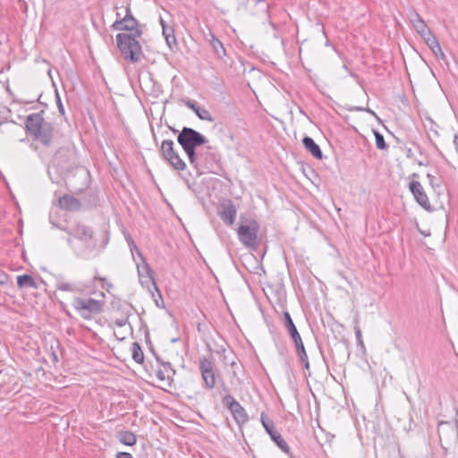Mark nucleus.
Here are the masks:
<instances>
[{"label": "nucleus", "mask_w": 458, "mask_h": 458, "mask_svg": "<svg viewBox=\"0 0 458 458\" xmlns=\"http://www.w3.org/2000/svg\"><path fill=\"white\" fill-rule=\"evenodd\" d=\"M364 112H367L368 114H371V115H373V116H374V117H376L377 120H379V118H378L377 114L373 110H371L370 108H369V107L364 108Z\"/></svg>", "instance_id": "nucleus-42"}, {"label": "nucleus", "mask_w": 458, "mask_h": 458, "mask_svg": "<svg viewBox=\"0 0 458 458\" xmlns=\"http://www.w3.org/2000/svg\"><path fill=\"white\" fill-rule=\"evenodd\" d=\"M199 370L204 382V386L208 389L214 388L216 385V377L214 372L213 362L206 358L199 359Z\"/></svg>", "instance_id": "nucleus-12"}, {"label": "nucleus", "mask_w": 458, "mask_h": 458, "mask_svg": "<svg viewBox=\"0 0 458 458\" xmlns=\"http://www.w3.org/2000/svg\"><path fill=\"white\" fill-rule=\"evenodd\" d=\"M157 360L163 366V369L157 371V377L161 382H166L168 386H172L173 377L175 375V370L172 368L170 362H164L158 356H156Z\"/></svg>", "instance_id": "nucleus-16"}, {"label": "nucleus", "mask_w": 458, "mask_h": 458, "mask_svg": "<svg viewBox=\"0 0 458 458\" xmlns=\"http://www.w3.org/2000/svg\"><path fill=\"white\" fill-rule=\"evenodd\" d=\"M374 136L376 140V146L378 149H386L388 148L387 144L385 141L384 136L378 131L374 130Z\"/></svg>", "instance_id": "nucleus-31"}, {"label": "nucleus", "mask_w": 458, "mask_h": 458, "mask_svg": "<svg viewBox=\"0 0 458 458\" xmlns=\"http://www.w3.org/2000/svg\"><path fill=\"white\" fill-rule=\"evenodd\" d=\"M8 279L9 276L4 271H0V284L4 285L5 284H7Z\"/></svg>", "instance_id": "nucleus-37"}, {"label": "nucleus", "mask_w": 458, "mask_h": 458, "mask_svg": "<svg viewBox=\"0 0 458 458\" xmlns=\"http://www.w3.org/2000/svg\"><path fill=\"white\" fill-rule=\"evenodd\" d=\"M187 106L190 107L191 110L194 111L196 115L200 119L204 121L213 122L214 118L210 114V113L204 107H201L198 106L195 102H187Z\"/></svg>", "instance_id": "nucleus-20"}, {"label": "nucleus", "mask_w": 458, "mask_h": 458, "mask_svg": "<svg viewBox=\"0 0 458 458\" xmlns=\"http://www.w3.org/2000/svg\"><path fill=\"white\" fill-rule=\"evenodd\" d=\"M420 36L423 38L426 44H428V42H430V40H433L437 38L429 28Z\"/></svg>", "instance_id": "nucleus-34"}, {"label": "nucleus", "mask_w": 458, "mask_h": 458, "mask_svg": "<svg viewBox=\"0 0 458 458\" xmlns=\"http://www.w3.org/2000/svg\"><path fill=\"white\" fill-rule=\"evenodd\" d=\"M0 176L1 178H3L4 181L5 180V177H4L3 174H0Z\"/></svg>", "instance_id": "nucleus-52"}, {"label": "nucleus", "mask_w": 458, "mask_h": 458, "mask_svg": "<svg viewBox=\"0 0 458 458\" xmlns=\"http://www.w3.org/2000/svg\"><path fill=\"white\" fill-rule=\"evenodd\" d=\"M302 144L304 148L317 159H321L323 157L320 147L315 142V140L309 136H305L302 139Z\"/></svg>", "instance_id": "nucleus-18"}, {"label": "nucleus", "mask_w": 458, "mask_h": 458, "mask_svg": "<svg viewBox=\"0 0 458 458\" xmlns=\"http://www.w3.org/2000/svg\"><path fill=\"white\" fill-rule=\"evenodd\" d=\"M161 151L165 159L176 170H183L186 166L179 155L174 150V142L171 140H163L161 144Z\"/></svg>", "instance_id": "nucleus-11"}, {"label": "nucleus", "mask_w": 458, "mask_h": 458, "mask_svg": "<svg viewBox=\"0 0 458 458\" xmlns=\"http://www.w3.org/2000/svg\"><path fill=\"white\" fill-rule=\"evenodd\" d=\"M454 145L455 150L458 154V135L457 134H455L454 136Z\"/></svg>", "instance_id": "nucleus-43"}, {"label": "nucleus", "mask_w": 458, "mask_h": 458, "mask_svg": "<svg viewBox=\"0 0 458 458\" xmlns=\"http://www.w3.org/2000/svg\"><path fill=\"white\" fill-rule=\"evenodd\" d=\"M72 307L85 319H90L93 314H98L102 310V302L92 298H75Z\"/></svg>", "instance_id": "nucleus-6"}, {"label": "nucleus", "mask_w": 458, "mask_h": 458, "mask_svg": "<svg viewBox=\"0 0 458 458\" xmlns=\"http://www.w3.org/2000/svg\"><path fill=\"white\" fill-rule=\"evenodd\" d=\"M163 35L170 47L173 45H176V38L174 36V30L173 27L168 26L167 24H163Z\"/></svg>", "instance_id": "nucleus-26"}, {"label": "nucleus", "mask_w": 458, "mask_h": 458, "mask_svg": "<svg viewBox=\"0 0 458 458\" xmlns=\"http://www.w3.org/2000/svg\"><path fill=\"white\" fill-rule=\"evenodd\" d=\"M176 341H177V339H176V338H174V339L172 340V342H173V343H174V342H176Z\"/></svg>", "instance_id": "nucleus-56"}, {"label": "nucleus", "mask_w": 458, "mask_h": 458, "mask_svg": "<svg viewBox=\"0 0 458 458\" xmlns=\"http://www.w3.org/2000/svg\"><path fill=\"white\" fill-rule=\"evenodd\" d=\"M66 232L84 244L83 249L77 252L78 256L86 258L96 249L97 242L94 240V232L91 227L82 223H77Z\"/></svg>", "instance_id": "nucleus-4"}, {"label": "nucleus", "mask_w": 458, "mask_h": 458, "mask_svg": "<svg viewBox=\"0 0 458 458\" xmlns=\"http://www.w3.org/2000/svg\"><path fill=\"white\" fill-rule=\"evenodd\" d=\"M112 28L115 30H129V35L141 36L142 31L139 29V22L136 19H121L116 20Z\"/></svg>", "instance_id": "nucleus-14"}, {"label": "nucleus", "mask_w": 458, "mask_h": 458, "mask_svg": "<svg viewBox=\"0 0 458 458\" xmlns=\"http://www.w3.org/2000/svg\"><path fill=\"white\" fill-rule=\"evenodd\" d=\"M127 323H128V318H117L114 321L115 326L120 327L125 326Z\"/></svg>", "instance_id": "nucleus-38"}, {"label": "nucleus", "mask_w": 458, "mask_h": 458, "mask_svg": "<svg viewBox=\"0 0 458 458\" xmlns=\"http://www.w3.org/2000/svg\"><path fill=\"white\" fill-rule=\"evenodd\" d=\"M132 359L139 364L143 363L144 354L139 343L134 342L131 347Z\"/></svg>", "instance_id": "nucleus-28"}, {"label": "nucleus", "mask_w": 458, "mask_h": 458, "mask_svg": "<svg viewBox=\"0 0 458 458\" xmlns=\"http://www.w3.org/2000/svg\"><path fill=\"white\" fill-rule=\"evenodd\" d=\"M42 113L29 114L25 121V128L27 133L34 140H39L45 146H49L54 137V126L44 120Z\"/></svg>", "instance_id": "nucleus-2"}, {"label": "nucleus", "mask_w": 458, "mask_h": 458, "mask_svg": "<svg viewBox=\"0 0 458 458\" xmlns=\"http://www.w3.org/2000/svg\"><path fill=\"white\" fill-rule=\"evenodd\" d=\"M411 22L419 35H421L426 30L428 29V26L417 13H415L411 18Z\"/></svg>", "instance_id": "nucleus-25"}, {"label": "nucleus", "mask_w": 458, "mask_h": 458, "mask_svg": "<svg viewBox=\"0 0 458 458\" xmlns=\"http://www.w3.org/2000/svg\"><path fill=\"white\" fill-rule=\"evenodd\" d=\"M210 45L212 46L214 51L219 57L225 55V50L224 48L223 44L214 35H211Z\"/></svg>", "instance_id": "nucleus-29"}, {"label": "nucleus", "mask_w": 458, "mask_h": 458, "mask_svg": "<svg viewBox=\"0 0 458 458\" xmlns=\"http://www.w3.org/2000/svg\"><path fill=\"white\" fill-rule=\"evenodd\" d=\"M139 37L128 33H118L115 37L117 47L122 56L131 64L140 61L143 55L141 46L137 40Z\"/></svg>", "instance_id": "nucleus-3"}, {"label": "nucleus", "mask_w": 458, "mask_h": 458, "mask_svg": "<svg viewBox=\"0 0 458 458\" xmlns=\"http://www.w3.org/2000/svg\"><path fill=\"white\" fill-rule=\"evenodd\" d=\"M0 176L1 178H3L4 181L5 180V177H4L3 174H0Z\"/></svg>", "instance_id": "nucleus-53"}, {"label": "nucleus", "mask_w": 458, "mask_h": 458, "mask_svg": "<svg viewBox=\"0 0 458 458\" xmlns=\"http://www.w3.org/2000/svg\"><path fill=\"white\" fill-rule=\"evenodd\" d=\"M222 403L231 411L234 420L238 425L244 424L248 421L249 417L244 408L231 394L223 397Z\"/></svg>", "instance_id": "nucleus-10"}, {"label": "nucleus", "mask_w": 458, "mask_h": 458, "mask_svg": "<svg viewBox=\"0 0 458 458\" xmlns=\"http://www.w3.org/2000/svg\"><path fill=\"white\" fill-rule=\"evenodd\" d=\"M259 231V225L257 221L250 219L246 222H242L241 217V223L237 229V235L239 241L247 248L255 250L259 246L258 233Z\"/></svg>", "instance_id": "nucleus-5"}, {"label": "nucleus", "mask_w": 458, "mask_h": 458, "mask_svg": "<svg viewBox=\"0 0 458 458\" xmlns=\"http://www.w3.org/2000/svg\"><path fill=\"white\" fill-rule=\"evenodd\" d=\"M410 190L413 194L416 201L426 210H430V203L427 194L425 193L421 184L417 181L410 182Z\"/></svg>", "instance_id": "nucleus-15"}, {"label": "nucleus", "mask_w": 458, "mask_h": 458, "mask_svg": "<svg viewBox=\"0 0 458 458\" xmlns=\"http://www.w3.org/2000/svg\"><path fill=\"white\" fill-rule=\"evenodd\" d=\"M116 437L122 444L129 446L134 445L137 441L135 434L129 430L118 431Z\"/></svg>", "instance_id": "nucleus-21"}, {"label": "nucleus", "mask_w": 458, "mask_h": 458, "mask_svg": "<svg viewBox=\"0 0 458 458\" xmlns=\"http://www.w3.org/2000/svg\"><path fill=\"white\" fill-rule=\"evenodd\" d=\"M427 121L430 124L429 131L434 132L435 135H438V132H437V123L430 117H427Z\"/></svg>", "instance_id": "nucleus-35"}, {"label": "nucleus", "mask_w": 458, "mask_h": 458, "mask_svg": "<svg viewBox=\"0 0 458 458\" xmlns=\"http://www.w3.org/2000/svg\"><path fill=\"white\" fill-rule=\"evenodd\" d=\"M160 24H161L162 27H163V24H166L162 18H160Z\"/></svg>", "instance_id": "nucleus-48"}, {"label": "nucleus", "mask_w": 458, "mask_h": 458, "mask_svg": "<svg viewBox=\"0 0 458 458\" xmlns=\"http://www.w3.org/2000/svg\"><path fill=\"white\" fill-rule=\"evenodd\" d=\"M301 176L303 179L309 180V181H310L311 183H314L313 180L311 178H310L306 173L301 174Z\"/></svg>", "instance_id": "nucleus-44"}, {"label": "nucleus", "mask_w": 458, "mask_h": 458, "mask_svg": "<svg viewBox=\"0 0 458 458\" xmlns=\"http://www.w3.org/2000/svg\"><path fill=\"white\" fill-rule=\"evenodd\" d=\"M428 175V178L429 180V182L430 184L435 187V186H439V183L437 181V178L435 175H433L432 174H427Z\"/></svg>", "instance_id": "nucleus-39"}, {"label": "nucleus", "mask_w": 458, "mask_h": 458, "mask_svg": "<svg viewBox=\"0 0 458 458\" xmlns=\"http://www.w3.org/2000/svg\"><path fill=\"white\" fill-rule=\"evenodd\" d=\"M125 15H124V19H135L133 16H132V13L131 12V9L130 7H127L126 10H125Z\"/></svg>", "instance_id": "nucleus-41"}, {"label": "nucleus", "mask_w": 458, "mask_h": 458, "mask_svg": "<svg viewBox=\"0 0 458 458\" xmlns=\"http://www.w3.org/2000/svg\"><path fill=\"white\" fill-rule=\"evenodd\" d=\"M116 338L119 339V340H123L124 339V336H122V337H119L117 335H115Z\"/></svg>", "instance_id": "nucleus-51"}, {"label": "nucleus", "mask_w": 458, "mask_h": 458, "mask_svg": "<svg viewBox=\"0 0 458 458\" xmlns=\"http://www.w3.org/2000/svg\"><path fill=\"white\" fill-rule=\"evenodd\" d=\"M284 327L287 329L290 336L292 337L293 341H299V339H301L292 318L288 311L284 312Z\"/></svg>", "instance_id": "nucleus-19"}, {"label": "nucleus", "mask_w": 458, "mask_h": 458, "mask_svg": "<svg viewBox=\"0 0 458 458\" xmlns=\"http://www.w3.org/2000/svg\"><path fill=\"white\" fill-rule=\"evenodd\" d=\"M293 343L295 344L296 352H297V354H298V356L300 358V360L303 363L304 368L306 369H310V362H309V359H308V355H307L305 347H304L303 343H302V339H299L298 342L294 341Z\"/></svg>", "instance_id": "nucleus-23"}, {"label": "nucleus", "mask_w": 458, "mask_h": 458, "mask_svg": "<svg viewBox=\"0 0 458 458\" xmlns=\"http://www.w3.org/2000/svg\"><path fill=\"white\" fill-rule=\"evenodd\" d=\"M142 265H137L138 267V275L140 284L147 288L149 292L152 293V288L157 293L158 297L161 298V293L156 284V282L153 277V271L146 262L145 259L142 258Z\"/></svg>", "instance_id": "nucleus-9"}, {"label": "nucleus", "mask_w": 458, "mask_h": 458, "mask_svg": "<svg viewBox=\"0 0 458 458\" xmlns=\"http://www.w3.org/2000/svg\"><path fill=\"white\" fill-rule=\"evenodd\" d=\"M67 243L71 246V247H73V240L72 238H67Z\"/></svg>", "instance_id": "nucleus-46"}, {"label": "nucleus", "mask_w": 458, "mask_h": 458, "mask_svg": "<svg viewBox=\"0 0 458 458\" xmlns=\"http://www.w3.org/2000/svg\"><path fill=\"white\" fill-rule=\"evenodd\" d=\"M261 423L265 428L266 431L269 434L271 439L276 444V445L285 454H290V447L283 438L281 434L275 429V425L272 420H270L267 415L264 412L261 413L260 416Z\"/></svg>", "instance_id": "nucleus-8"}, {"label": "nucleus", "mask_w": 458, "mask_h": 458, "mask_svg": "<svg viewBox=\"0 0 458 458\" xmlns=\"http://www.w3.org/2000/svg\"><path fill=\"white\" fill-rule=\"evenodd\" d=\"M125 239H126V242L130 247V250L131 251V253L133 254L134 251L139 255V257L140 259L144 258L140 252V250H139V248L137 247V245L135 244L133 239L131 238V236L130 234H127L125 235Z\"/></svg>", "instance_id": "nucleus-32"}, {"label": "nucleus", "mask_w": 458, "mask_h": 458, "mask_svg": "<svg viewBox=\"0 0 458 458\" xmlns=\"http://www.w3.org/2000/svg\"><path fill=\"white\" fill-rule=\"evenodd\" d=\"M56 289L64 292H72V293H77L80 292V288L72 283H67L64 281H60L56 284Z\"/></svg>", "instance_id": "nucleus-30"}, {"label": "nucleus", "mask_w": 458, "mask_h": 458, "mask_svg": "<svg viewBox=\"0 0 458 458\" xmlns=\"http://www.w3.org/2000/svg\"><path fill=\"white\" fill-rule=\"evenodd\" d=\"M236 214V208L231 199H224L221 201L218 215L226 225H232L234 223Z\"/></svg>", "instance_id": "nucleus-13"}, {"label": "nucleus", "mask_w": 458, "mask_h": 458, "mask_svg": "<svg viewBox=\"0 0 458 458\" xmlns=\"http://www.w3.org/2000/svg\"><path fill=\"white\" fill-rule=\"evenodd\" d=\"M183 180H184V181H185V182L187 183L188 188H189V189H191V188H192V186L190 184V182H189V179H188V178H184V177H183Z\"/></svg>", "instance_id": "nucleus-47"}, {"label": "nucleus", "mask_w": 458, "mask_h": 458, "mask_svg": "<svg viewBox=\"0 0 458 458\" xmlns=\"http://www.w3.org/2000/svg\"><path fill=\"white\" fill-rule=\"evenodd\" d=\"M92 205H93V206H96V197H95V196L93 197Z\"/></svg>", "instance_id": "nucleus-50"}, {"label": "nucleus", "mask_w": 458, "mask_h": 458, "mask_svg": "<svg viewBox=\"0 0 458 458\" xmlns=\"http://www.w3.org/2000/svg\"><path fill=\"white\" fill-rule=\"evenodd\" d=\"M95 279L104 280L103 278H101V277H98V276H95Z\"/></svg>", "instance_id": "nucleus-55"}, {"label": "nucleus", "mask_w": 458, "mask_h": 458, "mask_svg": "<svg viewBox=\"0 0 458 458\" xmlns=\"http://www.w3.org/2000/svg\"><path fill=\"white\" fill-rule=\"evenodd\" d=\"M427 46L430 48V50L433 52L435 56L438 59H445V55L443 52L438 39L436 38L433 40H430V42H428Z\"/></svg>", "instance_id": "nucleus-27"}, {"label": "nucleus", "mask_w": 458, "mask_h": 458, "mask_svg": "<svg viewBox=\"0 0 458 458\" xmlns=\"http://www.w3.org/2000/svg\"><path fill=\"white\" fill-rule=\"evenodd\" d=\"M115 458H133V456L127 452H118Z\"/></svg>", "instance_id": "nucleus-40"}, {"label": "nucleus", "mask_w": 458, "mask_h": 458, "mask_svg": "<svg viewBox=\"0 0 458 458\" xmlns=\"http://www.w3.org/2000/svg\"><path fill=\"white\" fill-rule=\"evenodd\" d=\"M0 176L1 178H3L4 181L5 180V177H4L3 174H0Z\"/></svg>", "instance_id": "nucleus-54"}, {"label": "nucleus", "mask_w": 458, "mask_h": 458, "mask_svg": "<svg viewBox=\"0 0 458 458\" xmlns=\"http://www.w3.org/2000/svg\"><path fill=\"white\" fill-rule=\"evenodd\" d=\"M354 331H355V337H356L358 344L363 347L364 344H363V340H362L361 330L359 327L358 318L355 319Z\"/></svg>", "instance_id": "nucleus-33"}, {"label": "nucleus", "mask_w": 458, "mask_h": 458, "mask_svg": "<svg viewBox=\"0 0 458 458\" xmlns=\"http://www.w3.org/2000/svg\"><path fill=\"white\" fill-rule=\"evenodd\" d=\"M145 336H146V338H148V330L146 331ZM147 341L150 343V341L148 339H147Z\"/></svg>", "instance_id": "nucleus-49"}, {"label": "nucleus", "mask_w": 458, "mask_h": 458, "mask_svg": "<svg viewBox=\"0 0 458 458\" xmlns=\"http://www.w3.org/2000/svg\"><path fill=\"white\" fill-rule=\"evenodd\" d=\"M203 168L208 169L209 172H215V170L222 169L221 157L219 156L218 162H214L210 155L207 156V159L204 158V160L199 163L198 170L199 171Z\"/></svg>", "instance_id": "nucleus-24"}, {"label": "nucleus", "mask_w": 458, "mask_h": 458, "mask_svg": "<svg viewBox=\"0 0 458 458\" xmlns=\"http://www.w3.org/2000/svg\"><path fill=\"white\" fill-rule=\"evenodd\" d=\"M90 174H65L64 181L70 191L79 193L90 183Z\"/></svg>", "instance_id": "nucleus-7"}, {"label": "nucleus", "mask_w": 458, "mask_h": 458, "mask_svg": "<svg viewBox=\"0 0 458 458\" xmlns=\"http://www.w3.org/2000/svg\"><path fill=\"white\" fill-rule=\"evenodd\" d=\"M60 208L68 211H78L81 208V201L71 195H64L59 199Z\"/></svg>", "instance_id": "nucleus-17"}, {"label": "nucleus", "mask_w": 458, "mask_h": 458, "mask_svg": "<svg viewBox=\"0 0 458 458\" xmlns=\"http://www.w3.org/2000/svg\"><path fill=\"white\" fill-rule=\"evenodd\" d=\"M177 141L186 153L190 163L199 169V163L210 155L214 162L219 161V154L211 146H207L208 139L196 130L184 126L177 136Z\"/></svg>", "instance_id": "nucleus-1"}, {"label": "nucleus", "mask_w": 458, "mask_h": 458, "mask_svg": "<svg viewBox=\"0 0 458 458\" xmlns=\"http://www.w3.org/2000/svg\"><path fill=\"white\" fill-rule=\"evenodd\" d=\"M349 110L352 111V110H356V111H364V107H361V106H355V107H352L350 108Z\"/></svg>", "instance_id": "nucleus-45"}, {"label": "nucleus", "mask_w": 458, "mask_h": 458, "mask_svg": "<svg viewBox=\"0 0 458 458\" xmlns=\"http://www.w3.org/2000/svg\"><path fill=\"white\" fill-rule=\"evenodd\" d=\"M315 177L318 176V173L312 174Z\"/></svg>", "instance_id": "nucleus-57"}, {"label": "nucleus", "mask_w": 458, "mask_h": 458, "mask_svg": "<svg viewBox=\"0 0 458 458\" xmlns=\"http://www.w3.org/2000/svg\"><path fill=\"white\" fill-rule=\"evenodd\" d=\"M17 284L19 288H38L37 283L35 282L34 278L28 274L18 276Z\"/></svg>", "instance_id": "nucleus-22"}, {"label": "nucleus", "mask_w": 458, "mask_h": 458, "mask_svg": "<svg viewBox=\"0 0 458 458\" xmlns=\"http://www.w3.org/2000/svg\"><path fill=\"white\" fill-rule=\"evenodd\" d=\"M55 96H56V105L58 107V111L61 114H64V107L63 106V103L61 101L58 92L55 93Z\"/></svg>", "instance_id": "nucleus-36"}]
</instances>
